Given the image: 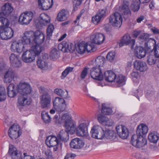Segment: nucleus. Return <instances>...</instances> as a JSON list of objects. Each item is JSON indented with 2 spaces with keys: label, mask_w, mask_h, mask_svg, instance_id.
<instances>
[{
  "label": "nucleus",
  "mask_w": 159,
  "mask_h": 159,
  "mask_svg": "<svg viewBox=\"0 0 159 159\" xmlns=\"http://www.w3.org/2000/svg\"><path fill=\"white\" fill-rule=\"evenodd\" d=\"M130 142L133 146L140 148L146 145L147 143V141L142 136H138L134 134L131 137Z\"/></svg>",
  "instance_id": "nucleus-5"
},
{
  "label": "nucleus",
  "mask_w": 159,
  "mask_h": 159,
  "mask_svg": "<svg viewBox=\"0 0 159 159\" xmlns=\"http://www.w3.org/2000/svg\"><path fill=\"white\" fill-rule=\"evenodd\" d=\"M42 119L46 123L50 122L51 120V118L48 115V113L45 111H43L41 114Z\"/></svg>",
  "instance_id": "nucleus-46"
},
{
  "label": "nucleus",
  "mask_w": 159,
  "mask_h": 159,
  "mask_svg": "<svg viewBox=\"0 0 159 159\" xmlns=\"http://www.w3.org/2000/svg\"><path fill=\"white\" fill-rule=\"evenodd\" d=\"M101 112L104 115H108L111 114L112 111L111 109L107 107L105 104H103L102 105Z\"/></svg>",
  "instance_id": "nucleus-44"
},
{
  "label": "nucleus",
  "mask_w": 159,
  "mask_h": 159,
  "mask_svg": "<svg viewBox=\"0 0 159 159\" xmlns=\"http://www.w3.org/2000/svg\"><path fill=\"white\" fill-rule=\"evenodd\" d=\"M7 90L8 95L10 98L14 97L18 92L17 89L16 90L15 89V85L12 84H9L7 88Z\"/></svg>",
  "instance_id": "nucleus-29"
},
{
  "label": "nucleus",
  "mask_w": 159,
  "mask_h": 159,
  "mask_svg": "<svg viewBox=\"0 0 159 159\" xmlns=\"http://www.w3.org/2000/svg\"><path fill=\"white\" fill-rule=\"evenodd\" d=\"M59 56L60 52L57 49L54 48L52 50L50 55V57L51 59L54 60L58 58Z\"/></svg>",
  "instance_id": "nucleus-43"
},
{
  "label": "nucleus",
  "mask_w": 159,
  "mask_h": 159,
  "mask_svg": "<svg viewBox=\"0 0 159 159\" xmlns=\"http://www.w3.org/2000/svg\"><path fill=\"white\" fill-rule=\"evenodd\" d=\"M24 48L23 43L17 41L13 42L11 46V48L12 51L20 53L24 51Z\"/></svg>",
  "instance_id": "nucleus-20"
},
{
  "label": "nucleus",
  "mask_w": 159,
  "mask_h": 159,
  "mask_svg": "<svg viewBox=\"0 0 159 159\" xmlns=\"http://www.w3.org/2000/svg\"><path fill=\"white\" fill-rule=\"evenodd\" d=\"M105 61V58L102 56L98 57L95 59V65L97 68L102 67Z\"/></svg>",
  "instance_id": "nucleus-39"
},
{
  "label": "nucleus",
  "mask_w": 159,
  "mask_h": 159,
  "mask_svg": "<svg viewBox=\"0 0 159 159\" xmlns=\"http://www.w3.org/2000/svg\"><path fill=\"white\" fill-rule=\"evenodd\" d=\"M116 136V134L114 131L105 128L104 138L113 140L115 139Z\"/></svg>",
  "instance_id": "nucleus-34"
},
{
  "label": "nucleus",
  "mask_w": 159,
  "mask_h": 159,
  "mask_svg": "<svg viewBox=\"0 0 159 159\" xmlns=\"http://www.w3.org/2000/svg\"><path fill=\"white\" fill-rule=\"evenodd\" d=\"M98 119L100 123L103 124L104 122L106 120H107V117L101 114H100L98 115Z\"/></svg>",
  "instance_id": "nucleus-60"
},
{
  "label": "nucleus",
  "mask_w": 159,
  "mask_h": 159,
  "mask_svg": "<svg viewBox=\"0 0 159 159\" xmlns=\"http://www.w3.org/2000/svg\"><path fill=\"white\" fill-rule=\"evenodd\" d=\"M134 66L137 70L141 72L144 71L147 69L146 63L140 61H136L134 63Z\"/></svg>",
  "instance_id": "nucleus-27"
},
{
  "label": "nucleus",
  "mask_w": 159,
  "mask_h": 159,
  "mask_svg": "<svg viewBox=\"0 0 159 159\" xmlns=\"http://www.w3.org/2000/svg\"><path fill=\"white\" fill-rule=\"evenodd\" d=\"M129 4L128 1H125L123 2L122 7L121 11L123 12V15L125 18H127L130 16L131 12L129 7Z\"/></svg>",
  "instance_id": "nucleus-23"
},
{
  "label": "nucleus",
  "mask_w": 159,
  "mask_h": 159,
  "mask_svg": "<svg viewBox=\"0 0 159 159\" xmlns=\"http://www.w3.org/2000/svg\"><path fill=\"white\" fill-rule=\"evenodd\" d=\"M62 120L65 122L66 130H61L57 135L58 140L60 141H66L69 139V133L73 134L75 133L76 128L71 117L67 114H64L61 117Z\"/></svg>",
  "instance_id": "nucleus-1"
},
{
  "label": "nucleus",
  "mask_w": 159,
  "mask_h": 159,
  "mask_svg": "<svg viewBox=\"0 0 159 159\" xmlns=\"http://www.w3.org/2000/svg\"><path fill=\"white\" fill-rule=\"evenodd\" d=\"M102 130L98 132L97 134V136L96 139H101L104 138V131L105 130V127H102Z\"/></svg>",
  "instance_id": "nucleus-59"
},
{
  "label": "nucleus",
  "mask_w": 159,
  "mask_h": 159,
  "mask_svg": "<svg viewBox=\"0 0 159 159\" xmlns=\"http://www.w3.org/2000/svg\"><path fill=\"white\" fill-rule=\"evenodd\" d=\"M84 144V143L81 139L79 138H75L72 140L70 145L72 148L80 149L83 147Z\"/></svg>",
  "instance_id": "nucleus-19"
},
{
  "label": "nucleus",
  "mask_w": 159,
  "mask_h": 159,
  "mask_svg": "<svg viewBox=\"0 0 159 159\" xmlns=\"http://www.w3.org/2000/svg\"><path fill=\"white\" fill-rule=\"evenodd\" d=\"M38 4L40 9L47 10L52 7L53 2V0H38Z\"/></svg>",
  "instance_id": "nucleus-16"
},
{
  "label": "nucleus",
  "mask_w": 159,
  "mask_h": 159,
  "mask_svg": "<svg viewBox=\"0 0 159 159\" xmlns=\"http://www.w3.org/2000/svg\"><path fill=\"white\" fill-rule=\"evenodd\" d=\"M39 20L41 24L44 25H47L50 22V17L46 14H42L40 16Z\"/></svg>",
  "instance_id": "nucleus-38"
},
{
  "label": "nucleus",
  "mask_w": 159,
  "mask_h": 159,
  "mask_svg": "<svg viewBox=\"0 0 159 159\" xmlns=\"http://www.w3.org/2000/svg\"><path fill=\"white\" fill-rule=\"evenodd\" d=\"M105 39L104 35L102 34L97 33L92 35L91 37L92 43L97 44L102 43Z\"/></svg>",
  "instance_id": "nucleus-17"
},
{
  "label": "nucleus",
  "mask_w": 159,
  "mask_h": 159,
  "mask_svg": "<svg viewBox=\"0 0 159 159\" xmlns=\"http://www.w3.org/2000/svg\"><path fill=\"white\" fill-rule=\"evenodd\" d=\"M146 50H144L143 48L141 46L136 47L134 53L136 57L138 58L141 59L144 57L146 55V52H150L148 51V48H146ZM152 50L151 52H152Z\"/></svg>",
  "instance_id": "nucleus-18"
},
{
  "label": "nucleus",
  "mask_w": 159,
  "mask_h": 159,
  "mask_svg": "<svg viewBox=\"0 0 159 159\" xmlns=\"http://www.w3.org/2000/svg\"><path fill=\"white\" fill-rule=\"evenodd\" d=\"M12 159H20L21 156L20 152L14 145L10 144L8 152Z\"/></svg>",
  "instance_id": "nucleus-14"
},
{
  "label": "nucleus",
  "mask_w": 159,
  "mask_h": 159,
  "mask_svg": "<svg viewBox=\"0 0 159 159\" xmlns=\"http://www.w3.org/2000/svg\"><path fill=\"white\" fill-rule=\"evenodd\" d=\"M109 23L115 27H120L122 21L121 16L118 12H115L109 17Z\"/></svg>",
  "instance_id": "nucleus-4"
},
{
  "label": "nucleus",
  "mask_w": 159,
  "mask_h": 159,
  "mask_svg": "<svg viewBox=\"0 0 159 159\" xmlns=\"http://www.w3.org/2000/svg\"><path fill=\"white\" fill-rule=\"evenodd\" d=\"M103 76L105 80L108 82H112L116 80V75L114 72L108 70L104 72Z\"/></svg>",
  "instance_id": "nucleus-28"
},
{
  "label": "nucleus",
  "mask_w": 159,
  "mask_h": 159,
  "mask_svg": "<svg viewBox=\"0 0 159 159\" xmlns=\"http://www.w3.org/2000/svg\"><path fill=\"white\" fill-rule=\"evenodd\" d=\"M40 104L42 108L48 107L51 104V97L47 92H45L40 97Z\"/></svg>",
  "instance_id": "nucleus-9"
},
{
  "label": "nucleus",
  "mask_w": 159,
  "mask_h": 159,
  "mask_svg": "<svg viewBox=\"0 0 159 159\" xmlns=\"http://www.w3.org/2000/svg\"><path fill=\"white\" fill-rule=\"evenodd\" d=\"M102 130V127L99 125H95L93 126L91 129L90 134L92 137L97 139V134L98 132Z\"/></svg>",
  "instance_id": "nucleus-37"
},
{
  "label": "nucleus",
  "mask_w": 159,
  "mask_h": 159,
  "mask_svg": "<svg viewBox=\"0 0 159 159\" xmlns=\"http://www.w3.org/2000/svg\"><path fill=\"white\" fill-rule=\"evenodd\" d=\"M16 76L14 72L12 69H10L5 74L4 81L6 83H10Z\"/></svg>",
  "instance_id": "nucleus-22"
},
{
  "label": "nucleus",
  "mask_w": 159,
  "mask_h": 159,
  "mask_svg": "<svg viewBox=\"0 0 159 159\" xmlns=\"http://www.w3.org/2000/svg\"><path fill=\"white\" fill-rule=\"evenodd\" d=\"M153 50L154 51L155 57L157 58H159V43L155 45L152 50Z\"/></svg>",
  "instance_id": "nucleus-57"
},
{
  "label": "nucleus",
  "mask_w": 159,
  "mask_h": 159,
  "mask_svg": "<svg viewBox=\"0 0 159 159\" xmlns=\"http://www.w3.org/2000/svg\"><path fill=\"white\" fill-rule=\"evenodd\" d=\"M139 39L142 41H147L145 43V47L146 48H148V51L151 52L152 50L151 45L153 46L155 44V40L153 39L149 38V35L146 33L141 34L139 37Z\"/></svg>",
  "instance_id": "nucleus-6"
},
{
  "label": "nucleus",
  "mask_w": 159,
  "mask_h": 159,
  "mask_svg": "<svg viewBox=\"0 0 159 159\" xmlns=\"http://www.w3.org/2000/svg\"><path fill=\"white\" fill-rule=\"evenodd\" d=\"M9 130H11L13 131L16 130L17 131L21 132L19 125H18L15 124H14L11 126Z\"/></svg>",
  "instance_id": "nucleus-61"
},
{
  "label": "nucleus",
  "mask_w": 159,
  "mask_h": 159,
  "mask_svg": "<svg viewBox=\"0 0 159 159\" xmlns=\"http://www.w3.org/2000/svg\"><path fill=\"white\" fill-rule=\"evenodd\" d=\"M30 102V101L28 99L27 95H22L18 98L17 105L20 108V107L29 105Z\"/></svg>",
  "instance_id": "nucleus-26"
},
{
  "label": "nucleus",
  "mask_w": 159,
  "mask_h": 159,
  "mask_svg": "<svg viewBox=\"0 0 159 159\" xmlns=\"http://www.w3.org/2000/svg\"><path fill=\"white\" fill-rule=\"evenodd\" d=\"M34 14L31 11H26L22 13L19 17V22L21 25H27L32 20Z\"/></svg>",
  "instance_id": "nucleus-7"
},
{
  "label": "nucleus",
  "mask_w": 159,
  "mask_h": 159,
  "mask_svg": "<svg viewBox=\"0 0 159 159\" xmlns=\"http://www.w3.org/2000/svg\"><path fill=\"white\" fill-rule=\"evenodd\" d=\"M45 142L47 145L49 147L57 145L59 142L57 138L54 136H51L48 137L46 140Z\"/></svg>",
  "instance_id": "nucleus-24"
},
{
  "label": "nucleus",
  "mask_w": 159,
  "mask_h": 159,
  "mask_svg": "<svg viewBox=\"0 0 159 159\" xmlns=\"http://www.w3.org/2000/svg\"><path fill=\"white\" fill-rule=\"evenodd\" d=\"M54 93L63 98H66L68 95V92L65 91L61 89H56L54 90Z\"/></svg>",
  "instance_id": "nucleus-42"
},
{
  "label": "nucleus",
  "mask_w": 159,
  "mask_h": 159,
  "mask_svg": "<svg viewBox=\"0 0 159 159\" xmlns=\"http://www.w3.org/2000/svg\"><path fill=\"white\" fill-rule=\"evenodd\" d=\"M6 98V94L4 87L0 88V102L4 101Z\"/></svg>",
  "instance_id": "nucleus-49"
},
{
  "label": "nucleus",
  "mask_w": 159,
  "mask_h": 159,
  "mask_svg": "<svg viewBox=\"0 0 159 159\" xmlns=\"http://www.w3.org/2000/svg\"><path fill=\"white\" fill-rule=\"evenodd\" d=\"M44 38V34L39 31H37L34 33V36L32 40V47L39 46L40 48L41 52L43 48L40 45L43 42Z\"/></svg>",
  "instance_id": "nucleus-3"
},
{
  "label": "nucleus",
  "mask_w": 159,
  "mask_h": 159,
  "mask_svg": "<svg viewBox=\"0 0 159 159\" xmlns=\"http://www.w3.org/2000/svg\"><path fill=\"white\" fill-rule=\"evenodd\" d=\"M131 10L134 12L138 11L140 8V6L139 2L137 0L134 1L130 6Z\"/></svg>",
  "instance_id": "nucleus-47"
},
{
  "label": "nucleus",
  "mask_w": 159,
  "mask_h": 159,
  "mask_svg": "<svg viewBox=\"0 0 159 159\" xmlns=\"http://www.w3.org/2000/svg\"><path fill=\"white\" fill-rule=\"evenodd\" d=\"M20 59L18 56L14 53H11L10 57V60L11 64H12L13 62Z\"/></svg>",
  "instance_id": "nucleus-56"
},
{
  "label": "nucleus",
  "mask_w": 159,
  "mask_h": 159,
  "mask_svg": "<svg viewBox=\"0 0 159 159\" xmlns=\"http://www.w3.org/2000/svg\"><path fill=\"white\" fill-rule=\"evenodd\" d=\"M87 126L86 124L82 123L78 127L76 132V134L79 136H83L86 135L87 133Z\"/></svg>",
  "instance_id": "nucleus-21"
},
{
  "label": "nucleus",
  "mask_w": 159,
  "mask_h": 159,
  "mask_svg": "<svg viewBox=\"0 0 159 159\" xmlns=\"http://www.w3.org/2000/svg\"><path fill=\"white\" fill-rule=\"evenodd\" d=\"M104 71L102 68H97L94 66L90 70V74L91 77L93 79L101 80H103Z\"/></svg>",
  "instance_id": "nucleus-8"
},
{
  "label": "nucleus",
  "mask_w": 159,
  "mask_h": 159,
  "mask_svg": "<svg viewBox=\"0 0 159 159\" xmlns=\"http://www.w3.org/2000/svg\"><path fill=\"white\" fill-rule=\"evenodd\" d=\"M88 46L87 43H85L84 42L80 43L78 44L77 46L76 47V51L80 54L84 53L86 50L87 52H89V51L87 48Z\"/></svg>",
  "instance_id": "nucleus-33"
},
{
  "label": "nucleus",
  "mask_w": 159,
  "mask_h": 159,
  "mask_svg": "<svg viewBox=\"0 0 159 159\" xmlns=\"http://www.w3.org/2000/svg\"><path fill=\"white\" fill-rule=\"evenodd\" d=\"M65 102L63 98L59 97H56L53 101V104L54 108L56 107L57 106Z\"/></svg>",
  "instance_id": "nucleus-45"
},
{
  "label": "nucleus",
  "mask_w": 159,
  "mask_h": 159,
  "mask_svg": "<svg viewBox=\"0 0 159 159\" xmlns=\"http://www.w3.org/2000/svg\"><path fill=\"white\" fill-rule=\"evenodd\" d=\"M54 30V26L52 24H50L47 30V38H50L52 35V34Z\"/></svg>",
  "instance_id": "nucleus-51"
},
{
  "label": "nucleus",
  "mask_w": 159,
  "mask_h": 159,
  "mask_svg": "<svg viewBox=\"0 0 159 159\" xmlns=\"http://www.w3.org/2000/svg\"><path fill=\"white\" fill-rule=\"evenodd\" d=\"M115 55L114 52H110L107 54L106 58L107 60L110 61H111L114 60Z\"/></svg>",
  "instance_id": "nucleus-58"
},
{
  "label": "nucleus",
  "mask_w": 159,
  "mask_h": 159,
  "mask_svg": "<svg viewBox=\"0 0 159 159\" xmlns=\"http://www.w3.org/2000/svg\"><path fill=\"white\" fill-rule=\"evenodd\" d=\"M148 138L151 142L156 143L159 139V134L157 132L153 131L149 134Z\"/></svg>",
  "instance_id": "nucleus-35"
},
{
  "label": "nucleus",
  "mask_w": 159,
  "mask_h": 159,
  "mask_svg": "<svg viewBox=\"0 0 159 159\" xmlns=\"http://www.w3.org/2000/svg\"><path fill=\"white\" fill-rule=\"evenodd\" d=\"M74 68L70 67H67L66 69L62 72L61 76V79H64L69 73L72 72Z\"/></svg>",
  "instance_id": "nucleus-52"
},
{
  "label": "nucleus",
  "mask_w": 159,
  "mask_h": 159,
  "mask_svg": "<svg viewBox=\"0 0 159 159\" xmlns=\"http://www.w3.org/2000/svg\"><path fill=\"white\" fill-rule=\"evenodd\" d=\"M34 36V33L32 31H27L25 32L22 39L23 44H29L32 47V40Z\"/></svg>",
  "instance_id": "nucleus-15"
},
{
  "label": "nucleus",
  "mask_w": 159,
  "mask_h": 159,
  "mask_svg": "<svg viewBox=\"0 0 159 159\" xmlns=\"http://www.w3.org/2000/svg\"><path fill=\"white\" fill-rule=\"evenodd\" d=\"M13 10L11 4L9 3H7L2 7L1 12L0 13L2 14V16H8L11 13Z\"/></svg>",
  "instance_id": "nucleus-25"
},
{
  "label": "nucleus",
  "mask_w": 159,
  "mask_h": 159,
  "mask_svg": "<svg viewBox=\"0 0 159 159\" xmlns=\"http://www.w3.org/2000/svg\"><path fill=\"white\" fill-rule=\"evenodd\" d=\"M116 130L119 136L122 139H126L128 137L129 131L125 126L121 125H118L116 127Z\"/></svg>",
  "instance_id": "nucleus-13"
},
{
  "label": "nucleus",
  "mask_w": 159,
  "mask_h": 159,
  "mask_svg": "<svg viewBox=\"0 0 159 159\" xmlns=\"http://www.w3.org/2000/svg\"><path fill=\"white\" fill-rule=\"evenodd\" d=\"M45 57L46 58L45 56H43L42 59L40 57H39L37 61V63L38 66L39 68L43 70L45 69L46 68L48 67V64L46 60L48 59V57L44 59Z\"/></svg>",
  "instance_id": "nucleus-32"
},
{
  "label": "nucleus",
  "mask_w": 159,
  "mask_h": 159,
  "mask_svg": "<svg viewBox=\"0 0 159 159\" xmlns=\"http://www.w3.org/2000/svg\"><path fill=\"white\" fill-rule=\"evenodd\" d=\"M156 57L153 55H149L147 57V62L150 65H152L155 63L156 61Z\"/></svg>",
  "instance_id": "nucleus-50"
},
{
  "label": "nucleus",
  "mask_w": 159,
  "mask_h": 159,
  "mask_svg": "<svg viewBox=\"0 0 159 159\" xmlns=\"http://www.w3.org/2000/svg\"><path fill=\"white\" fill-rule=\"evenodd\" d=\"M17 88L18 93L21 95H27L31 92V88L30 85L25 82L20 83L17 85Z\"/></svg>",
  "instance_id": "nucleus-10"
},
{
  "label": "nucleus",
  "mask_w": 159,
  "mask_h": 159,
  "mask_svg": "<svg viewBox=\"0 0 159 159\" xmlns=\"http://www.w3.org/2000/svg\"><path fill=\"white\" fill-rule=\"evenodd\" d=\"M8 134L9 136L11 139H14L18 138L21 135L22 132L9 130Z\"/></svg>",
  "instance_id": "nucleus-41"
},
{
  "label": "nucleus",
  "mask_w": 159,
  "mask_h": 159,
  "mask_svg": "<svg viewBox=\"0 0 159 159\" xmlns=\"http://www.w3.org/2000/svg\"><path fill=\"white\" fill-rule=\"evenodd\" d=\"M113 124V121L111 119L107 118V120H106L103 125L108 126H112Z\"/></svg>",
  "instance_id": "nucleus-63"
},
{
  "label": "nucleus",
  "mask_w": 159,
  "mask_h": 159,
  "mask_svg": "<svg viewBox=\"0 0 159 159\" xmlns=\"http://www.w3.org/2000/svg\"><path fill=\"white\" fill-rule=\"evenodd\" d=\"M0 37L2 39H11L13 36V31L10 27L0 29Z\"/></svg>",
  "instance_id": "nucleus-11"
},
{
  "label": "nucleus",
  "mask_w": 159,
  "mask_h": 159,
  "mask_svg": "<svg viewBox=\"0 0 159 159\" xmlns=\"http://www.w3.org/2000/svg\"><path fill=\"white\" fill-rule=\"evenodd\" d=\"M107 11L106 8L100 9L96 14L103 20L107 16Z\"/></svg>",
  "instance_id": "nucleus-48"
},
{
  "label": "nucleus",
  "mask_w": 159,
  "mask_h": 159,
  "mask_svg": "<svg viewBox=\"0 0 159 159\" xmlns=\"http://www.w3.org/2000/svg\"><path fill=\"white\" fill-rule=\"evenodd\" d=\"M5 16H2L0 13V29L8 27L9 22L8 20L4 17Z\"/></svg>",
  "instance_id": "nucleus-36"
},
{
  "label": "nucleus",
  "mask_w": 159,
  "mask_h": 159,
  "mask_svg": "<svg viewBox=\"0 0 159 159\" xmlns=\"http://www.w3.org/2000/svg\"><path fill=\"white\" fill-rule=\"evenodd\" d=\"M134 39L130 40V36L129 34H126L124 36L119 43L120 47H121L125 45H129L131 46V48H133L135 44Z\"/></svg>",
  "instance_id": "nucleus-12"
},
{
  "label": "nucleus",
  "mask_w": 159,
  "mask_h": 159,
  "mask_svg": "<svg viewBox=\"0 0 159 159\" xmlns=\"http://www.w3.org/2000/svg\"><path fill=\"white\" fill-rule=\"evenodd\" d=\"M12 66L15 67H20L21 66V63L20 59L16 61L15 62L11 64Z\"/></svg>",
  "instance_id": "nucleus-64"
},
{
  "label": "nucleus",
  "mask_w": 159,
  "mask_h": 159,
  "mask_svg": "<svg viewBox=\"0 0 159 159\" xmlns=\"http://www.w3.org/2000/svg\"><path fill=\"white\" fill-rule=\"evenodd\" d=\"M102 20L96 14L92 17V21L95 24H98Z\"/></svg>",
  "instance_id": "nucleus-55"
},
{
  "label": "nucleus",
  "mask_w": 159,
  "mask_h": 159,
  "mask_svg": "<svg viewBox=\"0 0 159 159\" xmlns=\"http://www.w3.org/2000/svg\"><path fill=\"white\" fill-rule=\"evenodd\" d=\"M66 48H65L63 50V52H71L74 50V45L72 43H68L66 45Z\"/></svg>",
  "instance_id": "nucleus-54"
},
{
  "label": "nucleus",
  "mask_w": 159,
  "mask_h": 159,
  "mask_svg": "<svg viewBox=\"0 0 159 159\" xmlns=\"http://www.w3.org/2000/svg\"><path fill=\"white\" fill-rule=\"evenodd\" d=\"M83 0H73L74 8H77V7L80 5Z\"/></svg>",
  "instance_id": "nucleus-62"
},
{
  "label": "nucleus",
  "mask_w": 159,
  "mask_h": 159,
  "mask_svg": "<svg viewBox=\"0 0 159 159\" xmlns=\"http://www.w3.org/2000/svg\"><path fill=\"white\" fill-rule=\"evenodd\" d=\"M115 80L119 86H122L125 84L126 79L125 77L120 75L117 76H116Z\"/></svg>",
  "instance_id": "nucleus-40"
},
{
  "label": "nucleus",
  "mask_w": 159,
  "mask_h": 159,
  "mask_svg": "<svg viewBox=\"0 0 159 159\" xmlns=\"http://www.w3.org/2000/svg\"><path fill=\"white\" fill-rule=\"evenodd\" d=\"M68 16V11L67 10L63 9L58 14L57 19L59 21H62L66 20Z\"/></svg>",
  "instance_id": "nucleus-31"
},
{
  "label": "nucleus",
  "mask_w": 159,
  "mask_h": 159,
  "mask_svg": "<svg viewBox=\"0 0 159 159\" xmlns=\"http://www.w3.org/2000/svg\"><path fill=\"white\" fill-rule=\"evenodd\" d=\"M66 107V105L65 104V102H64L57 106L54 108L58 112H62L65 110Z\"/></svg>",
  "instance_id": "nucleus-53"
},
{
  "label": "nucleus",
  "mask_w": 159,
  "mask_h": 159,
  "mask_svg": "<svg viewBox=\"0 0 159 159\" xmlns=\"http://www.w3.org/2000/svg\"><path fill=\"white\" fill-rule=\"evenodd\" d=\"M148 130L147 126L143 124L139 125L137 128L136 131L137 134L138 136H143L146 134Z\"/></svg>",
  "instance_id": "nucleus-30"
},
{
  "label": "nucleus",
  "mask_w": 159,
  "mask_h": 159,
  "mask_svg": "<svg viewBox=\"0 0 159 159\" xmlns=\"http://www.w3.org/2000/svg\"><path fill=\"white\" fill-rule=\"evenodd\" d=\"M32 48L31 49L25 51L22 55V59L25 62L29 63L32 61L34 60L35 57L38 55L41 52L39 47Z\"/></svg>",
  "instance_id": "nucleus-2"
}]
</instances>
